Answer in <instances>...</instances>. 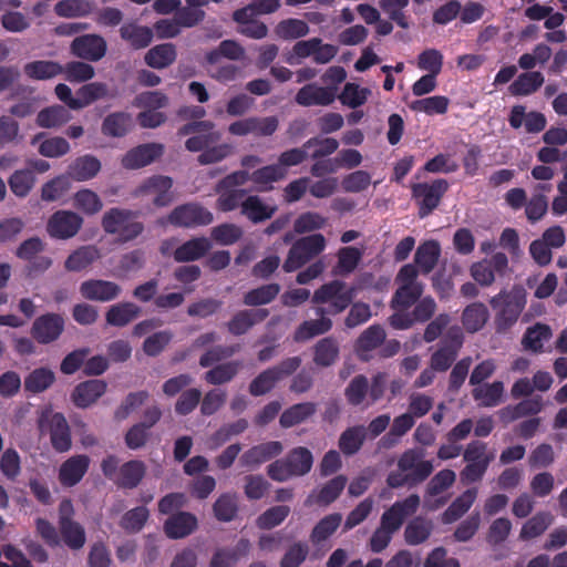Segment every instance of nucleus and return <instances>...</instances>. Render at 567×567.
I'll return each instance as SVG.
<instances>
[{
    "instance_id": "1",
    "label": "nucleus",
    "mask_w": 567,
    "mask_h": 567,
    "mask_svg": "<svg viewBox=\"0 0 567 567\" xmlns=\"http://www.w3.org/2000/svg\"><path fill=\"white\" fill-rule=\"evenodd\" d=\"M178 134L182 136L194 134V136L186 141V148L190 152L204 150L198 157V161L202 164L219 162L229 156L233 152V147L229 144L208 147L209 144L215 143L220 138V133L214 130V123L209 121L187 124L179 130Z\"/></svg>"
},
{
    "instance_id": "2",
    "label": "nucleus",
    "mask_w": 567,
    "mask_h": 567,
    "mask_svg": "<svg viewBox=\"0 0 567 567\" xmlns=\"http://www.w3.org/2000/svg\"><path fill=\"white\" fill-rule=\"evenodd\" d=\"M417 271L413 265H405L398 274L399 288L392 299L395 310L391 317V324L396 329H406L412 326V319L405 310L422 295L423 286L416 281Z\"/></svg>"
},
{
    "instance_id": "3",
    "label": "nucleus",
    "mask_w": 567,
    "mask_h": 567,
    "mask_svg": "<svg viewBox=\"0 0 567 567\" xmlns=\"http://www.w3.org/2000/svg\"><path fill=\"white\" fill-rule=\"evenodd\" d=\"M313 463L311 452L306 447L293 449L285 460H278L268 466V475L277 482L307 474Z\"/></svg>"
},
{
    "instance_id": "4",
    "label": "nucleus",
    "mask_w": 567,
    "mask_h": 567,
    "mask_svg": "<svg viewBox=\"0 0 567 567\" xmlns=\"http://www.w3.org/2000/svg\"><path fill=\"white\" fill-rule=\"evenodd\" d=\"M357 290V287H348L344 282L334 280L316 290L312 301L319 306H327V313L336 315L342 312L350 305Z\"/></svg>"
},
{
    "instance_id": "5",
    "label": "nucleus",
    "mask_w": 567,
    "mask_h": 567,
    "mask_svg": "<svg viewBox=\"0 0 567 567\" xmlns=\"http://www.w3.org/2000/svg\"><path fill=\"white\" fill-rule=\"evenodd\" d=\"M103 229L115 235L121 241H128L137 237L143 225L136 220L135 214L126 209L111 208L102 218Z\"/></svg>"
},
{
    "instance_id": "6",
    "label": "nucleus",
    "mask_w": 567,
    "mask_h": 567,
    "mask_svg": "<svg viewBox=\"0 0 567 567\" xmlns=\"http://www.w3.org/2000/svg\"><path fill=\"white\" fill-rule=\"evenodd\" d=\"M326 248V238L321 234H315L297 240L291 247L284 264V269L293 271L305 265Z\"/></svg>"
},
{
    "instance_id": "7",
    "label": "nucleus",
    "mask_w": 567,
    "mask_h": 567,
    "mask_svg": "<svg viewBox=\"0 0 567 567\" xmlns=\"http://www.w3.org/2000/svg\"><path fill=\"white\" fill-rule=\"evenodd\" d=\"M173 181L168 176L154 175L146 178L134 192V196L152 202L157 207L167 206L174 199Z\"/></svg>"
},
{
    "instance_id": "8",
    "label": "nucleus",
    "mask_w": 567,
    "mask_h": 567,
    "mask_svg": "<svg viewBox=\"0 0 567 567\" xmlns=\"http://www.w3.org/2000/svg\"><path fill=\"white\" fill-rule=\"evenodd\" d=\"M167 104V97L161 92H144L135 97L134 105L143 109L137 121L141 126L154 128L165 121V116L158 110Z\"/></svg>"
},
{
    "instance_id": "9",
    "label": "nucleus",
    "mask_w": 567,
    "mask_h": 567,
    "mask_svg": "<svg viewBox=\"0 0 567 567\" xmlns=\"http://www.w3.org/2000/svg\"><path fill=\"white\" fill-rule=\"evenodd\" d=\"M494 454L486 451L482 443H472L464 452V458L468 463L462 472V481L472 483L478 481L485 473Z\"/></svg>"
},
{
    "instance_id": "10",
    "label": "nucleus",
    "mask_w": 567,
    "mask_h": 567,
    "mask_svg": "<svg viewBox=\"0 0 567 567\" xmlns=\"http://www.w3.org/2000/svg\"><path fill=\"white\" fill-rule=\"evenodd\" d=\"M508 266L505 254L496 252L491 258H485L472 264L470 272L472 278L481 286H491L497 275L504 274Z\"/></svg>"
},
{
    "instance_id": "11",
    "label": "nucleus",
    "mask_w": 567,
    "mask_h": 567,
    "mask_svg": "<svg viewBox=\"0 0 567 567\" xmlns=\"http://www.w3.org/2000/svg\"><path fill=\"white\" fill-rule=\"evenodd\" d=\"M83 218L70 210L54 213L47 225L49 235L53 238L68 239L78 234L82 227Z\"/></svg>"
},
{
    "instance_id": "12",
    "label": "nucleus",
    "mask_w": 567,
    "mask_h": 567,
    "mask_svg": "<svg viewBox=\"0 0 567 567\" xmlns=\"http://www.w3.org/2000/svg\"><path fill=\"white\" fill-rule=\"evenodd\" d=\"M167 220L179 227H195L210 224L213 214L197 204H186L176 207Z\"/></svg>"
},
{
    "instance_id": "13",
    "label": "nucleus",
    "mask_w": 567,
    "mask_h": 567,
    "mask_svg": "<svg viewBox=\"0 0 567 567\" xmlns=\"http://www.w3.org/2000/svg\"><path fill=\"white\" fill-rule=\"evenodd\" d=\"M164 146L159 143H147L130 150L122 157V165L127 169L147 166L163 155Z\"/></svg>"
},
{
    "instance_id": "14",
    "label": "nucleus",
    "mask_w": 567,
    "mask_h": 567,
    "mask_svg": "<svg viewBox=\"0 0 567 567\" xmlns=\"http://www.w3.org/2000/svg\"><path fill=\"white\" fill-rule=\"evenodd\" d=\"M71 52L84 60L99 61L105 55L106 42L96 34L81 35L72 41Z\"/></svg>"
},
{
    "instance_id": "15",
    "label": "nucleus",
    "mask_w": 567,
    "mask_h": 567,
    "mask_svg": "<svg viewBox=\"0 0 567 567\" xmlns=\"http://www.w3.org/2000/svg\"><path fill=\"white\" fill-rule=\"evenodd\" d=\"M300 364L298 358H290L285 361L281 369H271L257 377L250 384V392L254 395H262L274 388L276 382L285 374L295 371Z\"/></svg>"
},
{
    "instance_id": "16",
    "label": "nucleus",
    "mask_w": 567,
    "mask_h": 567,
    "mask_svg": "<svg viewBox=\"0 0 567 567\" xmlns=\"http://www.w3.org/2000/svg\"><path fill=\"white\" fill-rule=\"evenodd\" d=\"M63 329V318L59 315L48 313L33 322L32 336L40 343H50L60 337Z\"/></svg>"
},
{
    "instance_id": "17",
    "label": "nucleus",
    "mask_w": 567,
    "mask_h": 567,
    "mask_svg": "<svg viewBox=\"0 0 567 567\" xmlns=\"http://www.w3.org/2000/svg\"><path fill=\"white\" fill-rule=\"evenodd\" d=\"M121 291L122 289L117 284L102 279L86 280L80 286L82 297L100 302H107L116 299Z\"/></svg>"
},
{
    "instance_id": "18",
    "label": "nucleus",
    "mask_w": 567,
    "mask_h": 567,
    "mask_svg": "<svg viewBox=\"0 0 567 567\" xmlns=\"http://www.w3.org/2000/svg\"><path fill=\"white\" fill-rule=\"evenodd\" d=\"M489 302L504 321L513 322L525 306V297L519 291L511 293L501 292L493 297Z\"/></svg>"
},
{
    "instance_id": "19",
    "label": "nucleus",
    "mask_w": 567,
    "mask_h": 567,
    "mask_svg": "<svg viewBox=\"0 0 567 567\" xmlns=\"http://www.w3.org/2000/svg\"><path fill=\"white\" fill-rule=\"evenodd\" d=\"M422 450H410L405 452L399 461L400 472L408 473L412 481H422L429 476L433 470L430 461H424Z\"/></svg>"
},
{
    "instance_id": "20",
    "label": "nucleus",
    "mask_w": 567,
    "mask_h": 567,
    "mask_svg": "<svg viewBox=\"0 0 567 567\" xmlns=\"http://www.w3.org/2000/svg\"><path fill=\"white\" fill-rule=\"evenodd\" d=\"M419 504L420 498L416 495L396 502L383 513L381 523L395 533L401 527L404 518L416 512Z\"/></svg>"
},
{
    "instance_id": "21",
    "label": "nucleus",
    "mask_w": 567,
    "mask_h": 567,
    "mask_svg": "<svg viewBox=\"0 0 567 567\" xmlns=\"http://www.w3.org/2000/svg\"><path fill=\"white\" fill-rule=\"evenodd\" d=\"M447 189V183L437 179L432 184H417L413 187V195L420 200V215L426 216L440 202L441 195Z\"/></svg>"
},
{
    "instance_id": "22",
    "label": "nucleus",
    "mask_w": 567,
    "mask_h": 567,
    "mask_svg": "<svg viewBox=\"0 0 567 567\" xmlns=\"http://www.w3.org/2000/svg\"><path fill=\"white\" fill-rule=\"evenodd\" d=\"M508 122L513 128L525 127L528 133L543 131L547 123L544 114L536 111L527 112L523 105L512 107Z\"/></svg>"
},
{
    "instance_id": "23",
    "label": "nucleus",
    "mask_w": 567,
    "mask_h": 567,
    "mask_svg": "<svg viewBox=\"0 0 567 567\" xmlns=\"http://www.w3.org/2000/svg\"><path fill=\"white\" fill-rule=\"evenodd\" d=\"M454 481L455 473L453 471L443 470L439 472L429 484L425 506L433 511L443 505L446 502V497L442 494L454 483Z\"/></svg>"
},
{
    "instance_id": "24",
    "label": "nucleus",
    "mask_w": 567,
    "mask_h": 567,
    "mask_svg": "<svg viewBox=\"0 0 567 567\" xmlns=\"http://www.w3.org/2000/svg\"><path fill=\"white\" fill-rule=\"evenodd\" d=\"M336 100V89L331 86H319L317 84H308L301 87L297 95L296 102L302 106L329 105Z\"/></svg>"
},
{
    "instance_id": "25",
    "label": "nucleus",
    "mask_w": 567,
    "mask_h": 567,
    "mask_svg": "<svg viewBox=\"0 0 567 567\" xmlns=\"http://www.w3.org/2000/svg\"><path fill=\"white\" fill-rule=\"evenodd\" d=\"M90 458L86 455H74L63 462L59 470V481L63 486L76 485L86 473Z\"/></svg>"
},
{
    "instance_id": "26",
    "label": "nucleus",
    "mask_w": 567,
    "mask_h": 567,
    "mask_svg": "<svg viewBox=\"0 0 567 567\" xmlns=\"http://www.w3.org/2000/svg\"><path fill=\"white\" fill-rule=\"evenodd\" d=\"M240 207L241 214L252 223H260L269 219L277 210L276 205L264 200L257 195L248 196L241 202Z\"/></svg>"
},
{
    "instance_id": "27",
    "label": "nucleus",
    "mask_w": 567,
    "mask_h": 567,
    "mask_svg": "<svg viewBox=\"0 0 567 567\" xmlns=\"http://www.w3.org/2000/svg\"><path fill=\"white\" fill-rule=\"evenodd\" d=\"M106 390V383L102 380H90L79 384L73 393L72 400L79 408H86L95 403Z\"/></svg>"
},
{
    "instance_id": "28",
    "label": "nucleus",
    "mask_w": 567,
    "mask_h": 567,
    "mask_svg": "<svg viewBox=\"0 0 567 567\" xmlns=\"http://www.w3.org/2000/svg\"><path fill=\"white\" fill-rule=\"evenodd\" d=\"M101 162L93 155H83L75 158L69 166V176L76 182H86L94 178L101 171Z\"/></svg>"
},
{
    "instance_id": "29",
    "label": "nucleus",
    "mask_w": 567,
    "mask_h": 567,
    "mask_svg": "<svg viewBox=\"0 0 567 567\" xmlns=\"http://www.w3.org/2000/svg\"><path fill=\"white\" fill-rule=\"evenodd\" d=\"M48 423L53 447L59 452L68 451L71 447V436L64 416L60 413L51 414Z\"/></svg>"
},
{
    "instance_id": "30",
    "label": "nucleus",
    "mask_w": 567,
    "mask_h": 567,
    "mask_svg": "<svg viewBox=\"0 0 567 567\" xmlns=\"http://www.w3.org/2000/svg\"><path fill=\"white\" fill-rule=\"evenodd\" d=\"M284 450V446L278 441H270L259 445L251 447L247 451L243 457L241 462L248 466L259 465L277 455H279Z\"/></svg>"
},
{
    "instance_id": "31",
    "label": "nucleus",
    "mask_w": 567,
    "mask_h": 567,
    "mask_svg": "<svg viewBox=\"0 0 567 567\" xmlns=\"http://www.w3.org/2000/svg\"><path fill=\"white\" fill-rule=\"evenodd\" d=\"M72 206L86 216H94L103 208V200L90 188H81L72 196Z\"/></svg>"
},
{
    "instance_id": "32",
    "label": "nucleus",
    "mask_w": 567,
    "mask_h": 567,
    "mask_svg": "<svg viewBox=\"0 0 567 567\" xmlns=\"http://www.w3.org/2000/svg\"><path fill=\"white\" fill-rule=\"evenodd\" d=\"M347 484V478L342 475L337 476L329 481L319 491H313L307 498L306 503L308 505L319 504V505H328L332 503L340 493L343 491Z\"/></svg>"
},
{
    "instance_id": "33",
    "label": "nucleus",
    "mask_w": 567,
    "mask_h": 567,
    "mask_svg": "<svg viewBox=\"0 0 567 567\" xmlns=\"http://www.w3.org/2000/svg\"><path fill=\"white\" fill-rule=\"evenodd\" d=\"M197 526V519L189 513H178L169 517L164 525L166 535L169 538H183L189 535Z\"/></svg>"
},
{
    "instance_id": "34",
    "label": "nucleus",
    "mask_w": 567,
    "mask_h": 567,
    "mask_svg": "<svg viewBox=\"0 0 567 567\" xmlns=\"http://www.w3.org/2000/svg\"><path fill=\"white\" fill-rule=\"evenodd\" d=\"M286 177V171L277 164L260 167L251 173V182L259 192H268L274 183Z\"/></svg>"
},
{
    "instance_id": "35",
    "label": "nucleus",
    "mask_w": 567,
    "mask_h": 567,
    "mask_svg": "<svg viewBox=\"0 0 567 567\" xmlns=\"http://www.w3.org/2000/svg\"><path fill=\"white\" fill-rule=\"evenodd\" d=\"M109 87L101 82H92L81 86L76 91V101H72V110H81L92 104L93 102L106 97Z\"/></svg>"
},
{
    "instance_id": "36",
    "label": "nucleus",
    "mask_w": 567,
    "mask_h": 567,
    "mask_svg": "<svg viewBox=\"0 0 567 567\" xmlns=\"http://www.w3.org/2000/svg\"><path fill=\"white\" fill-rule=\"evenodd\" d=\"M489 317L487 307L482 302L468 305L462 315V323L468 332L481 330Z\"/></svg>"
},
{
    "instance_id": "37",
    "label": "nucleus",
    "mask_w": 567,
    "mask_h": 567,
    "mask_svg": "<svg viewBox=\"0 0 567 567\" xmlns=\"http://www.w3.org/2000/svg\"><path fill=\"white\" fill-rule=\"evenodd\" d=\"M176 59L175 47L171 43L158 44L150 49L145 54V63L153 69H164Z\"/></svg>"
},
{
    "instance_id": "38",
    "label": "nucleus",
    "mask_w": 567,
    "mask_h": 567,
    "mask_svg": "<svg viewBox=\"0 0 567 567\" xmlns=\"http://www.w3.org/2000/svg\"><path fill=\"white\" fill-rule=\"evenodd\" d=\"M24 74L33 80H49L63 72V66L54 61L38 60L23 68Z\"/></svg>"
},
{
    "instance_id": "39",
    "label": "nucleus",
    "mask_w": 567,
    "mask_h": 567,
    "mask_svg": "<svg viewBox=\"0 0 567 567\" xmlns=\"http://www.w3.org/2000/svg\"><path fill=\"white\" fill-rule=\"evenodd\" d=\"M310 27L307 21L297 18H288L280 21L276 28L275 33L282 40H296L308 35Z\"/></svg>"
},
{
    "instance_id": "40",
    "label": "nucleus",
    "mask_w": 567,
    "mask_h": 567,
    "mask_svg": "<svg viewBox=\"0 0 567 567\" xmlns=\"http://www.w3.org/2000/svg\"><path fill=\"white\" fill-rule=\"evenodd\" d=\"M441 246L435 240H427L417 247L415 262L424 274H429L437 262Z\"/></svg>"
},
{
    "instance_id": "41",
    "label": "nucleus",
    "mask_w": 567,
    "mask_h": 567,
    "mask_svg": "<svg viewBox=\"0 0 567 567\" xmlns=\"http://www.w3.org/2000/svg\"><path fill=\"white\" fill-rule=\"evenodd\" d=\"M101 257L100 250L94 246H84L73 251L65 260L69 271H81Z\"/></svg>"
},
{
    "instance_id": "42",
    "label": "nucleus",
    "mask_w": 567,
    "mask_h": 567,
    "mask_svg": "<svg viewBox=\"0 0 567 567\" xmlns=\"http://www.w3.org/2000/svg\"><path fill=\"white\" fill-rule=\"evenodd\" d=\"M140 313V308L132 302H122L112 306L106 312V322L111 326L123 327L134 320Z\"/></svg>"
},
{
    "instance_id": "43",
    "label": "nucleus",
    "mask_w": 567,
    "mask_h": 567,
    "mask_svg": "<svg viewBox=\"0 0 567 567\" xmlns=\"http://www.w3.org/2000/svg\"><path fill=\"white\" fill-rule=\"evenodd\" d=\"M120 31L121 37L135 49L147 47L153 39V31L150 28L135 23L124 24Z\"/></svg>"
},
{
    "instance_id": "44",
    "label": "nucleus",
    "mask_w": 567,
    "mask_h": 567,
    "mask_svg": "<svg viewBox=\"0 0 567 567\" xmlns=\"http://www.w3.org/2000/svg\"><path fill=\"white\" fill-rule=\"evenodd\" d=\"M553 520L554 517L550 513L539 512L524 523L519 537L524 540L533 539L542 535L551 525Z\"/></svg>"
},
{
    "instance_id": "45",
    "label": "nucleus",
    "mask_w": 567,
    "mask_h": 567,
    "mask_svg": "<svg viewBox=\"0 0 567 567\" xmlns=\"http://www.w3.org/2000/svg\"><path fill=\"white\" fill-rule=\"evenodd\" d=\"M544 83L540 72H526L520 74L509 86L513 95H529L537 91Z\"/></svg>"
},
{
    "instance_id": "46",
    "label": "nucleus",
    "mask_w": 567,
    "mask_h": 567,
    "mask_svg": "<svg viewBox=\"0 0 567 567\" xmlns=\"http://www.w3.org/2000/svg\"><path fill=\"white\" fill-rule=\"evenodd\" d=\"M318 313L320 318L317 320L305 321L296 331V339L298 341H305L313 338L318 334L324 333L330 330L332 323L331 320L323 316V309L319 308Z\"/></svg>"
},
{
    "instance_id": "47",
    "label": "nucleus",
    "mask_w": 567,
    "mask_h": 567,
    "mask_svg": "<svg viewBox=\"0 0 567 567\" xmlns=\"http://www.w3.org/2000/svg\"><path fill=\"white\" fill-rule=\"evenodd\" d=\"M71 115L69 111L61 105H53L43 109L37 116V124L44 128L60 126L69 122Z\"/></svg>"
},
{
    "instance_id": "48",
    "label": "nucleus",
    "mask_w": 567,
    "mask_h": 567,
    "mask_svg": "<svg viewBox=\"0 0 567 567\" xmlns=\"http://www.w3.org/2000/svg\"><path fill=\"white\" fill-rule=\"evenodd\" d=\"M55 380V374L48 368H38L24 379V388L32 393L47 390Z\"/></svg>"
},
{
    "instance_id": "49",
    "label": "nucleus",
    "mask_w": 567,
    "mask_h": 567,
    "mask_svg": "<svg viewBox=\"0 0 567 567\" xmlns=\"http://www.w3.org/2000/svg\"><path fill=\"white\" fill-rule=\"evenodd\" d=\"M476 489H467L452 505L444 512L442 520L450 524L458 519L464 513L468 511L476 498Z\"/></svg>"
},
{
    "instance_id": "50",
    "label": "nucleus",
    "mask_w": 567,
    "mask_h": 567,
    "mask_svg": "<svg viewBox=\"0 0 567 567\" xmlns=\"http://www.w3.org/2000/svg\"><path fill=\"white\" fill-rule=\"evenodd\" d=\"M132 126V117L126 113H113L105 117L102 132L109 136H123Z\"/></svg>"
},
{
    "instance_id": "51",
    "label": "nucleus",
    "mask_w": 567,
    "mask_h": 567,
    "mask_svg": "<svg viewBox=\"0 0 567 567\" xmlns=\"http://www.w3.org/2000/svg\"><path fill=\"white\" fill-rule=\"evenodd\" d=\"M210 247L207 238H195L178 247L175 250V259L189 261L202 257Z\"/></svg>"
},
{
    "instance_id": "52",
    "label": "nucleus",
    "mask_w": 567,
    "mask_h": 567,
    "mask_svg": "<svg viewBox=\"0 0 567 567\" xmlns=\"http://www.w3.org/2000/svg\"><path fill=\"white\" fill-rule=\"evenodd\" d=\"M370 95V89L360 86L355 83H347L342 92L339 94V100L343 105L355 109L363 105Z\"/></svg>"
},
{
    "instance_id": "53",
    "label": "nucleus",
    "mask_w": 567,
    "mask_h": 567,
    "mask_svg": "<svg viewBox=\"0 0 567 567\" xmlns=\"http://www.w3.org/2000/svg\"><path fill=\"white\" fill-rule=\"evenodd\" d=\"M145 474V465L140 461L125 463L118 471L116 483L124 487H134Z\"/></svg>"
},
{
    "instance_id": "54",
    "label": "nucleus",
    "mask_w": 567,
    "mask_h": 567,
    "mask_svg": "<svg viewBox=\"0 0 567 567\" xmlns=\"http://www.w3.org/2000/svg\"><path fill=\"white\" fill-rule=\"evenodd\" d=\"M54 11L62 18H79L89 14L92 11V4L86 0H61Z\"/></svg>"
},
{
    "instance_id": "55",
    "label": "nucleus",
    "mask_w": 567,
    "mask_h": 567,
    "mask_svg": "<svg viewBox=\"0 0 567 567\" xmlns=\"http://www.w3.org/2000/svg\"><path fill=\"white\" fill-rule=\"evenodd\" d=\"M504 386L502 382L478 385L474 389V399L485 406H494L501 402Z\"/></svg>"
},
{
    "instance_id": "56",
    "label": "nucleus",
    "mask_w": 567,
    "mask_h": 567,
    "mask_svg": "<svg viewBox=\"0 0 567 567\" xmlns=\"http://www.w3.org/2000/svg\"><path fill=\"white\" fill-rule=\"evenodd\" d=\"M63 543L72 548L79 549L85 544L84 528L76 522H68L59 525Z\"/></svg>"
},
{
    "instance_id": "57",
    "label": "nucleus",
    "mask_w": 567,
    "mask_h": 567,
    "mask_svg": "<svg viewBox=\"0 0 567 567\" xmlns=\"http://www.w3.org/2000/svg\"><path fill=\"white\" fill-rule=\"evenodd\" d=\"M385 338V333L381 327L372 326L368 328L359 338L357 342V351L362 358L367 353L375 349Z\"/></svg>"
},
{
    "instance_id": "58",
    "label": "nucleus",
    "mask_w": 567,
    "mask_h": 567,
    "mask_svg": "<svg viewBox=\"0 0 567 567\" xmlns=\"http://www.w3.org/2000/svg\"><path fill=\"white\" fill-rule=\"evenodd\" d=\"M266 316L267 312L262 309L240 312L229 323V330L235 334H241L246 332L255 322L265 319Z\"/></svg>"
},
{
    "instance_id": "59",
    "label": "nucleus",
    "mask_w": 567,
    "mask_h": 567,
    "mask_svg": "<svg viewBox=\"0 0 567 567\" xmlns=\"http://www.w3.org/2000/svg\"><path fill=\"white\" fill-rule=\"evenodd\" d=\"M416 65L427 74L439 75L443 68V54L435 49H426L417 56Z\"/></svg>"
},
{
    "instance_id": "60",
    "label": "nucleus",
    "mask_w": 567,
    "mask_h": 567,
    "mask_svg": "<svg viewBox=\"0 0 567 567\" xmlns=\"http://www.w3.org/2000/svg\"><path fill=\"white\" fill-rule=\"evenodd\" d=\"M432 530V524L423 518H415L405 528V540L411 545H417L427 539Z\"/></svg>"
},
{
    "instance_id": "61",
    "label": "nucleus",
    "mask_w": 567,
    "mask_h": 567,
    "mask_svg": "<svg viewBox=\"0 0 567 567\" xmlns=\"http://www.w3.org/2000/svg\"><path fill=\"white\" fill-rule=\"evenodd\" d=\"M35 183V177L30 169H20L14 172L10 179L9 185L14 195L24 197L29 194Z\"/></svg>"
},
{
    "instance_id": "62",
    "label": "nucleus",
    "mask_w": 567,
    "mask_h": 567,
    "mask_svg": "<svg viewBox=\"0 0 567 567\" xmlns=\"http://www.w3.org/2000/svg\"><path fill=\"white\" fill-rule=\"evenodd\" d=\"M550 337L551 330L548 326L536 324L527 330L524 337V346L532 351H539Z\"/></svg>"
},
{
    "instance_id": "63",
    "label": "nucleus",
    "mask_w": 567,
    "mask_h": 567,
    "mask_svg": "<svg viewBox=\"0 0 567 567\" xmlns=\"http://www.w3.org/2000/svg\"><path fill=\"white\" fill-rule=\"evenodd\" d=\"M71 187L69 177L58 176L42 186L41 198L45 202H54L61 198Z\"/></svg>"
},
{
    "instance_id": "64",
    "label": "nucleus",
    "mask_w": 567,
    "mask_h": 567,
    "mask_svg": "<svg viewBox=\"0 0 567 567\" xmlns=\"http://www.w3.org/2000/svg\"><path fill=\"white\" fill-rule=\"evenodd\" d=\"M249 550V542L246 539H241L237 546L236 550L230 553L227 550L217 551L212 559V567H231L240 556H244Z\"/></svg>"
}]
</instances>
